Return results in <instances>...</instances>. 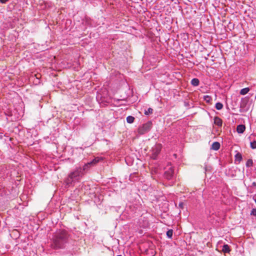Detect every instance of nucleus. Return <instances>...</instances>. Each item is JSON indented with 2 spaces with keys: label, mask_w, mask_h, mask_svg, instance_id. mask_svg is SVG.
<instances>
[{
  "label": "nucleus",
  "mask_w": 256,
  "mask_h": 256,
  "mask_svg": "<svg viewBox=\"0 0 256 256\" xmlns=\"http://www.w3.org/2000/svg\"><path fill=\"white\" fill-rule=\"evenodd\" d=\"M121 256V255H118V256Z\"/></svg>",
  "instance_id": "nucleus-26"
},
{
  "label": "nucleus",
  "mask_w": 256,
  "mask_h": 256,
  "mask_svg": "<svg viewBox=\"0 0 256 256\" xmlns=\"http://www.w3.org/2000/svg\"><path fill=\"white\" fill-rule=\"evenodd\" d=\"M251 215L256 216V208H252L250 212Z\"/></svg>",
  "instance_id": "nucleus-22"
},
{
  "label": "nucleus",
  "mask_w": 256,
  "mask_h": 256,
  "mask_svg": "<svg viewBox=\"0 0 256 256\" xmlns=\"http://www.w3.org/2000/svg\"><path fill=\"white\" fill-rule=\"evenodd\" d=\"M253 165V162L252 159H248L246 162V166L248 168L251 167Z\"/></svg>",
  "instance_id": "nucleus-17"
},
{
  "label": "nucleus",
  "mask_w": 256,
  "mask_h": 256,
  "mask_svg": "<svg viewBox=\"0 0 256 256\" xmlns=\"http://www.w3.org/2000/svg\"><path fill=\"white\" fill-rule=\"evenodd\" d=\"M250 91V88H246L242 89L240 91V94L242 95H245L248 93Z\"/></svg>",
  "instance_id": "nucleus-12"
},
{
  "label": "nucleus",
  "mask_w": 256,
  "mask_h": 256,
  "mask_svg": "<svg viewBox=\"0 0 256 256\" xmlns=\"http://www.w3.org/2000/svg\"><path fill=\"white\" fill-rule=\"evenodd\" d=\"M172 234H173L172 230H168L166 232V236L170 238H172Z\"/></svg>",
  "instance_id": "nucleus-19"
},
{
  "label": "nucleus",
  "mask_w": 256,
  "mask_h": 256,
  "mask_svg": "<svg viewBox=\"0 0 256 256\" xmlns=\"http://www.w3.org/2000/svg\"><path fill=\"white\" fill-rule=\"evenodd\" d=\"M250 148L252 149L256 148V140H254L253 142H250Z\"/></svg>",
  "instance_id": "nucleus-21"
},
{
  "label": "nucleus",
  "mask_w": 256,
  "mask_h": 256,
  "mask_svg": "<svg viewBox=\"0 0 256 256\" xmlns=\"http://www.w3.org/2000/svg\"><path fill=\"white\" fill-rule=\"evenodd\" d=\"M204 100L208 103H211L212 101V98L209 96H204Z\"/></svg>",
  "instance_id": "nucleus-16"
},
{
  "label": "nucleus",
  "mask_w": 256,
  "mask_h": 256,
  "mask_svg": "<svg viewBox=\"0 0 256 256\" xmlns=\"http://www.w3.org/2000/svg\"><path fill=\"white\" fill-rule=\"evenodd\" d=\"M178 206L182 209H183L184 208V203L182 202H180L178 204Z\"/></svg>",
  "instance_id": "nucleus-23"
},
{
  "label": "nucleus",
  "mask_w": 256,
  "mask_h": 256,
  "mask_svg": "<svg viewBox=\"0 0 256 256\" xmlns=\"http://www.w3.org/2000/svg\"><path fill=\"white\" fill-rule=\"evenodd\" d=\"M246 126L243 124H240L237 126L236 130L239 134H242L245 130Z\"/></svg>",
  "instance_id": "nucleus-7"
},
{
  "label": "nucleus",
  "mask_w": 256,
  "mask_h": 256,
  "mask_svg": "<svg viewBox=\"0 0 256 256\" xmlns=\"http://www.w3.org/2000/svg\"><path fill=\"white\" fill-rule=\"evenodd\" d=\"M9 0H0V2L2 4H6V2H8Z\"/></svg>",
  "instance_id": "nucleus-24"
},
{
  "label": "nucleus",
  "mask_w": 256,
  "mask_h": 256,
  "mask_svg": "<svg viewBox=\"0 0 256 256\" xmlns=\"http://www.w3.org/2000/svg\"><path fill=\"white\" fill-rule=\"evenodd\" d=\"M199 84H200V81H199L198 79L196 78H194L192 79L191 80V84L193 86H198Z\"/></svg>",
  "instance_id": "nucleus-11"
},
{
  "label": "nucleus",
  "mask_w": 256,
  "mask_h": 256,
  "mask_svg": "<svg viewBox=\"0 0 256 256\" xmlns=\"http://www.w3.org/2000/svg\"><path fill=\"white\" fill-rule=\"evenodd\" d=\"M84 174L82 172V168L81 167H78L75 170L70 172L68 177L66 178L64 182L67 186H70L72 185L74 182L75 180H78L80 177H82Z\"/></svg>",
  "instance_id": "nucleus-2"
},
{
  "label": "nucleus",
  "mask_w": 256,
  "mask_h": 256,
  "mask_svg": "<svg viewBox=\"0 0 256 256\" xmlns=\"http://www.w3.org/2000/svg\"><path fill=\"white\" fill-rule=\"evenodd\" d=\"M223 108V104L221 102H217L216 104V108L218 110H220Z\"/></svg>",
  "instance_id": "nucleus-18"
},
{
  "label": "nucleus",
  "mask_w": 256,
  "mask_h": 256,
  "mask_svg": "<svg viewBox=\"0 0 256 256\" xmlns=\"http://www.w3.org/2000/svg\"><path fill=\"white\" fill-rule=\"evenodd\" d=\"M174 168L170 167L168 170H166L164 173V177L169 180L172 178L174 175Z\"/></svg>",
  "instance_id": "nucleus-5"
},
{
  "label": "nucleus",
  "mask_w": 256,
  "mask_h": 256,
  "mask_svg": "<svg viewBox=\"0 0 256 256\" xmlns=\"http://www.w3.org/2000/svg\"><path fill=\"white\" fill-rule=\"evenodd\" d=\"M220 142H216L212 145V148L214 150H217L220 148Z\"/></svg>",
  "instance_id": "nucleus-8"
},
{
  "label": "nucleus",
  "mask_w": 256,
  "mask_h": 256,
  "mask_svg": "<svg viewBox=\"0 0 256 256\" xmlns=\"http://www.w3.org/2000/svg\"><path fill=\"white\" fill-rule=\"evenodd\" d=\"M214 124L218 126H221L222 124V120L218 116H215L214 118Z\"/></svg>",
  "instance_id": "nucleus-6"
},
{
  "label": "nucleus",
  "mask_w": 256,
  "mask_h": 256,
  "mask_svg": "<svg viewBox=\"0 0 256 256\" xmlns=\"http://www.w3.org/2000/svg\"><path fill=\"white\" fill-rule=\"evenodd\" d=\"M242 160V154L238 152L235 155V161H238L239 162Z\"/></svg>",
  "instance_id": "nucleus-13"
},
{
  "label": "nucleus",
  "mask_w": 256,
  "mask_h": 256,
  "mask_svg": "<svg viewBox=\"0 0 256 256\" xmlns=\"http://www.w3.org/2000/svg\"><path fill=\"white\" fill-rule=\"evenodd\" d=\"M162 144H156L154 147L152 148V158L154 160H156L158 154L160 153L162 150Z\"/></svg>",
  "instance_id": "nucleus-4"
},
{
  "label": "nucleus",
  "mask_w": 256,
  "mask_h": 256,
  "mask_svg": "<svg viewBox=\"0 0 256 256\" xmlns=\"http://www.w3.org/2000/svg\"><path fill=\"white\" fill-rule=\"evenodd\" d=\"M91 166L90 164V162H88L87 164H86L82 167V172H84V171H86V170H88L90 166Z\"/></svg>",
  "instance_id": "nucleus-14"
},
{
  "label": "nucleus",
  "mask_w": 256,
  "mask_h": 256,
  "mask_svg": "<svg viewBox=\"0 0 256 256\" xmlns=\"http://www.w3.org/2000/svg\"><path fill=\"white\" fill-rule=\"evenodd\" d=\"M252 184L253 186H256V182H253Z\"/></svg>",
  "instance_id": "nucleus-25"
},
{
  "label": "nucleus",
  "mask_w": 256,
  "mask_h": 256,
  "mask_svg": "<svg viewBox=\"0 0 256 256\" xmlns=\"http://www.w3.org/2000/svg\"><path fill=\"white\" fill-rule=\"evenodd\" d=\"M222 251L224 253H228L230 251V246L228 244H224L222 246Z\"/></svg>",
  "instance_id": "nucleus-10"
},
{
  "label": "nucleus",
  "mask_w": 256,
  "mask_h": 256,
  "mask_svg": "<svg viewBox=\"0 0 256 256\" xmlns=\"http://www.w3.org/2000/svg\"><path fill=\"white\" fill-rule=\"evenodd\" d=\"M152 127V122L150 121L143 124L138 127V132L140 134H144L150 130Z\"/></svg>",
  "instance_id": "nucleus-3"
},
{
  "label": "nucleus",
  "mask_w": 256,
  "mask_h": 256,
  "mask_svg": "<svg viewBox=\"0 0 256 256\" xmlns=\"http://www.w3.org/2000/svg\"><path fill=\"white\" fill-rule=\"evenodd\" d=\"M100 160H102V158H95L92 160L90 162V164L91 166H94L98 163Z\"/></svg>",
  "instance_id": "nucleus-9"
},
{
  "label": "nucleus",
  "mask_w": 256,
  "mask_h": 256,
  "mask_svg": "<svg viewBox=\"0 0 256 256\" xmlns=\"http://www.w3.org/2000/svg\"><path fill=\"white\" fill-rule=\"evenodd\" d=\"M69 234L66 230H59L53 236L52 247L54 249L63 248L68 242Z\"/></svg>",
  "instance_id": "nucleus-1"
},
{
  "label": "nucleus",
  "mask_w": 256,
  "mask_h": 256,
  "mask_svg": "<svg viewBox=\"0 0 256 256\" xmlns=\"http://www.w3.org/2000/svg\"><path fill=\"white\" fill-rule=\"evenodd\" d=\"M134 116H129L126 118V122L128 123L132 124L134 122Z\"/></svg>",
  "instance_id": "nucleus-15"
},
{
  "label": "nucleus",
  "mask_w": 256,
  "mask_h": 256,
  "mask_svg": "<svg viewBox=\"0 0 256 256\" xmlns=\"http://www.w3.org/2000/svg\"><path fill=\"white\" fill-rule=\"evenodd\" d=\"M153 112V109L152 108H149L148 110H146L144 112V114L146 115H148L150 114H152Z\"/></svg>",
  "instance_id": "nucleus-20"
}]
</instances>
